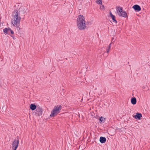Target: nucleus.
Wrapping results in <instances>:
<instances>
[{
  "mask_svg": "<svg viewBox=\"0 0 150 150\" xmlns=\"http://www.w3.org/2000/svg\"><path fill=\"white\" fill-rule=\"evenodd\" d=\"M112 19V21H113V22H114L115 23H117V21L115 19V16H112L111 17Z\"/></svg>",
  "mask_w": 150,
  "mask_h": 150,
  "instance_id": "16",
  "label": "nucleus"
},
{
  "mask_svg": "<svg viewBox=\"0 0 150 150\" xmlns=\"http://www.w3.org/2000/svg\"><path fill=\"white\" fill-rule=\"evenodd\" d=\"M110 15L111 16V17L112 16H114L112 13L111 11H110Z\"/></svg>",
  "mask_w": 150,
  "mask_h": 150,
  "instance_id": "21",
  "label": "nucleus"
},
{
  "mask_svg": "<svg viewBox=\"0 0 150 150\" xmlns=\"http://www.w3.org/2000/svg\"><path fill=\"white\" fill-rule=\"evenodd\" d=\"M132 8L137 12H138L141 10L140 7L139 5L137 4L133 6L132 7Z\"/></svg>",
  "mask_w": 150,
  "mask_h": 150,
  "instance_id": "7",
  "label": "nucleus"
},
{
  "mask_svg": "<svg viewBox=\"0 0 150 150\" xmlns=\"http://www.w3.org/2000/svg\"><path fill=\"white\" fill-rule=\"evenodd\" d=\"M43 110L40 106H37L36 109L35 111V114L36 116H40L42 115Z\"/></svg>",
  "mask_w": 150,
  "mask_h": 150,
  "instance_id": "4",
  "label": "nucleus"
},
{
  "mask_svg": "<svg viewBox=\"0 0 150 150\" xmlns=\"http://www.w3.org/2000/svg\"><path fill=\"white\" fill-rule=\"evenodd\" d=\"M84 16L82 15L78 16L77 19V25L78 29L81 30H83L86 28Z\"/></svg>",
  "mask_w": 150,
  "mask_h": 150,
  "instance_id": "1",
  "label": "nucleus"
},
{
  "mask_svg": "<svg viewBox=\"0 0 150 150\" xmlns=\"http://www.w3.org/2000/svg\"><path fill=\"white\" fill-rule=\"evenodd\" d=\"M96 3L99 4H101L102 3V0H97Z\"/></svg>",
  "mask_w": 150,
  "mask_h": 150,
  "instance_id": "18",
  "label": "nucleus"
},
{
  "mask_svg": "<svg viewBox=\"0 0 150 150\" xmlns=\"http://www.w3.org/2000/svg\"><path fill=\"white\" fill-rule=\"evenodd\" d=\"M105 118H104L102 117H101L99 119L100 120V123L101 122L104 123L105 122Z\"/></svg>",
  "mask_w": 150,
  "mask_h": 150,
  "instance_id": "13",
  "label": "nucleus"
},
{
  "mask_svg": "<svg viewBox=\"0 0 150 150\" xmlns=\"http://www.w3.org/2000/svg\"><path fill=\"white\" fill-rule=\"evenodd\" d=\"M1 23H0V26H1Z\"/></svg>",
  "mask_w": 150,
  "mask_h": 150,
  "instance_id": "22",
  "label": "nucleus"
},
{
  "mask_svg": "<svg viewBox=\"0 0 150 150\" xmlns=\"http://www.w3.org/2000/svg\"><path fill=\"white\" fill-rule=\"evenodd\" d=\"M21 15H19L18 11L15 9L14 10L13 13V20L12 22L14 26L16 27L19 26L21 19Z\"/></svg>",
  "mask_w": 150,
  "mask_h": 150,
  "instance_id": "2",
  "label": "nucleus"
},
{
  "mask_svg": "<svg viewBox=\"0 0 150 150\" xmlns=\"http://www.w3.org/2000/svg\"><path fill=\"white\" fill-rule=\"evenodd\" d=\"M10 31L11 32L10 33L11 34H14V32L12 30H10Z\"/></svg>",
  "mask_w": 150,
  "mask_h": 150,
  "instance_id": "20",
  "label": "nucleus"
},
{
  "mask_svg": "<svg viewBox=\"0 0 150 150\" xmlns=\"http://www.w3.org/2000/svg\"><path fill=\"white\" fill-rule=\"evenodd\" d=\"M8 28H5L3 29L4 32L6 34L8 33Z\"/></svg>",
  "mask_w": 150,
  "mask_h": 150,
  "instance_id": "15",
  "label": "nucleus"
},
{
  "mask_svg": "<svg viewBox=\"0 0 150 150\" xmlns=\"http://www.w3.org/2000/svg\"><path fill=\"white\" fill-rule=\"evenodd\" d=\"M106 139L105 137H101L100 138V143H103L105 142Z\"/></svg>",
  "mask_w": 150,
  "mask_h": 150,
  "instance_id": "10",
  "label": "nucleus"
},
{
  "mask_svg": "<svg viewBox=\"0 0 150 150\" xmlns=\"http://www.w3.org/2000/svg\"><path fill=\"white\" fill-rule=\"evenodd\" d=\"M119 16H122L124 17H126L127 16V13L124 11H122L120 13L118 14Z\"/></svg>",
  "mask_w": 150,
  "mask_h": 150,
  "instance_id": "8",
  "label": "nucleus"
},
{
  "mask_svg": "<svg viewBox=\"0 0 150 150\" xmlns=\"http://www.w3.org/2000/svg\"><path fill=\"white\" fill-rule=\"evenodd\" d=\"M142 117L141 114L139 113H137L136 115L134 116V117L135 119L140 120L141 117Z\"/></svg>",
  "mask_w": 150,
  "mask_h": 150,
  "instance_id": "9",
  "label": "nucleus"
},
{
  "mask_svg": "<svg viewBox=\"0 0 150 150\" xmlns=\"http://www.w3.org/2000/svg\"><path fill=\"white\" fill-rule=\"evenodd\" d=\"M137 100L135 98H132L131 99V103L132 104L135 105L136 103Z\"/></svg>",
  "mask_w": 150,
  "mask_h": 150,
  "instance_id": "11",
  "label": "nucleus"
},
{
  "mask_svg": "<svg viewBox=\"0 0 150 150\" xmlns=\"http://www.w3.org/2000/svg\"><path fill=\"white\" fill-rule=\"evenodd\" d=\"M27 8L26 7H21L18 10V12L19 13V15L23 14L26 12Z\"/></svg>",
  "mask_w": 150,
  "mask_h": 150,
  "instance_id": "6",
  "label": "nucleus"
},
{
  "mask_svg": "<svg viewBox=\"0 0 150 150\" xmlns=\"http://www.w3.org/2000/svg\"><path fill=\"white\" fill-rule=\"evenodd\" d=\"M62 108V106L60 105L55 106L53 110H52L50 116L54 117L60 112Z\"/></svg>",
  "mask_w": 150,
  "mask_h": 150,
  "instance_id": "3",
  "label": "nucleus"
},
{
  "mask_svg": "<svg viewBox=\"0 0 150 150\" xmlns=\"http://www.w3.org/2000/svg\"><path fill=\"white\" fill-rule=\"evenodd\" d=\"M122 8L121 7H118L117 9V11L119 12V13H120L122 11Z\"/></svg>",
  "mask_w": 150,
  "mask_h": 150,
  "instance_id": "14",
  "label": "nucleus"
},
{
  "mask_svg": "<svg viewBox=\"0 0 150 150\" xmlns=\"http://www.w3.org/2000/svg\"><path fill=\"white\" fill-rule=\"evenodd\" d=\"M111 45V43H110L109 45V47H108V48L107 49L106 52L107 53H108L109 52V51L110 49Z\"/></svg>",
  "mask_w": 150,
  "mask_h": 150,
  "instance_id": "17",
  "label": "nucleus"
},
{
  "mask_svg": "<svg viewBox=\"0 0 150 150\" xmlns=\"http://www.w3.org/2000/svg\"><path fill=\"white\" fill-rule=\"evenodd\" d=\"M19 143L18 139H16L13 142L12 144V148L13 150H16L17 148Z\"/></svg>",
  "mask_w": 150,
  "mask_h": 150,
  "instance_id": "5",
  "label": "nucleus"
},
{
  "mask_svg": "<svg viewBox=\"0 0 150 150\" xmlns=\"http://www.w3.org/2000/svg\"><path fill=\"white\" fill-rule=\"evenodd\" d=\"M11 37H13V36H11Z\"/></svg>",
  "mask_w": 150,
  "mask_h": 150,
  "instance_id": "23",
  "label": "nucleus"
},
{
  "mask_svg": "<svg viewBox=\"0 0 150 150\" xmlns=\"http://www.w3.org/2000/svg\"><path fill=\"white\" fill-rule=\"evenodd\" d=\"M37 108L36 106L34 104H31L30 105V108L32 110H35L36 108Z\"/></svg>",
  "mask_w": 150,
  "mask_h": 150,
  "instance_id": "12",
  "label": "nucleus"
},
{
  "mask_svg": "<svg viewBox=\"0 0 150 150\" xmlns=\"http://www.w3.org/2000/svg\"><path fill=\"white\" fill-rule=\"evenodd\" d=\"M11 28H8V33H7V34H8V35H9L10 34V30H11Z\"/></svg>",
  "mask_w": 150,
  "mask_h": 150,
  "instance_id": "19",
  "label": "nucleus"
}]
</instances>
